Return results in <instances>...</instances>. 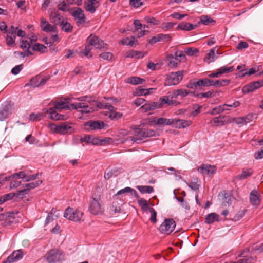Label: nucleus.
Wrapping results in <instances>:
<instances>
[{"mask_svg": "<svg viewBox=\"0 0 263 263\" xmlns=\"http://www.w3.org/2000/svg\"><path fill=\"white\" fill-rule=\"evenodd\" d=\"M178 60L175 57H174L172 54H168L166 57V60L168 62V65L170 67H176L177 66L178 63L177 61Z\"/></svg>", "mask_w": 263, "mask_h": 263, "instance_id": "72a5a7b5", "label": "nucleus"}, {"mask_svg": "<svg viewBox=\"0 0 263 263\" xmlns=\"http://www.w3.org/2000/svg\"><path fill=\"white\" fill-rule=\"evenodd\" d=\"M20 47L24 50V52H18L17 53L22 58L32 54L30 50V44L28 40H22L20 41Z\"/></svg>", "mask_w": 263, "mask_h": 263, "instance_id": "4468645a", "label": "nucleus"}, {"mask_svg": "<svg viewBox=\"0 0 263 263\" xmlns=\"http://www.w3.org/2000/svg\"><path fill=\"white\" fill-rule=\"evenodd\" d=\"M92 198V200L89 207L90 212L94 215H98L101 213L103 211V208L102 207L100 202V196L94 197L93 196Z\"/></svg>", "mask_w": 263, "mask_h": 263, "instance_id": "0eeeda50", "label": "nucleus"}, {"mask_svg": "<svg viewBox=\"0 0 263 263\" xmlns=\"http://www.w3.org/2000/svg\"><path fill=\"white\" fill-rule=\"evenodd\" d=\"M188 186L193 190L196 191L200 187V182L197 178H193Z\"/></svg>", "mask_w": 263, "mask_h": 263, "instance_id": "2f4dec72", "label": "nucleus"}, {"mask_svg": "<svg viewBox=\"0 0 263 263\" xmlns=\"http://www.w3.org/2000/svg\"><path fill=\"white\" fill-rule=\"evenodd\" d=\"M87 42L90 46H93L96 49H106V46H107V44L104 43L103 40L92 34L88 36L87 39Z\"/></svg>", "mask_w": 263, "mask_h": 263, "instance_id": "6e6552de", "label": "nucleus"}, {"mask_svg": "<svg viewBox=\"0 0 263 263\" xmlns=\"http://www.w3.org/2000/svg\"><path fill=\"white\" fill-rule=\"evenodd\" d=\"M145 81L144 79L138 77H132L127 79L126 82L133 85L142 84Z\"/></svg>", "mask_w": 263, "mask_h": 263, "instance_id": "7c9ffc66", "label": "nucleus"}, {"mask_svg": "<svg viewBox=\"0 0 263 263\" xmlns=\"http://www.w3.org/2000/svg\"><path fill=\"white\" fill-rule=\"evenodd\" d=\"M92 137V135H86L81 138L80 141L81 142H85L87 144H91Z\"/></svg>", "mask_w": 263, "mask_h": 263, "instance_id": "4d7b16f0", "label": "nucleus"}, {"mask_svg": "<svg viewBox=\"0 0 263 263\" xmlns=\"http://www.w3.org/2000/svg\"><path fill=\"white\" fill-rule=\"evenodd\" d=\"M70 5L68 3V4L65 2L63 1L61 4H59L58 6V9L62 11L65 12L68 11L67 10V8H68Z\"/></svg>", "mask_w": 263, "mask_h": 263, "instance_id": "13d9d810", "label": "nucleus"}, {"mask_svg": "<svg viewBox=\"0 0 263 263\" xmlns=\"http://www.w3.org/2000/svg\"><path fill=\"white\" fill-rule=\"evenodd\" d=\"M176 227L175 221L173 219H165L160 225L159 230L163 234L169 235Z\"/></svg>", "mask_w": 263, "mask_h": 263, "instance_id": "423d86ee", "label": "nucleus"}, {"mask_svg": "<svg viewBox=\"0 0 263 263\" xmlns=\"http://www.w3.org/2000/svg\"><path fill=\"white\" fill-rule=\"evenodd\" d=\"M174 124V119H167L165 118H159L157 120V125H173Z\"/></svg>", "mask_w": 263, "mask_h": 263, "instance_id": "c756f323", "label": "nucleus"}, {"mask_svg": "<svg viewBox=\"0 0 263 263\" xmlns=\"http://www.w3.org/2000/svg\"><path fill=\"white\" fill-rule=\"evenodd\" d=\"M215 59V51L213 49H211L209 52L206 55L204 58V61L208 63L213 62Z\"/></svg>", "mask_w": 263, "mask_h": 263, "instance_id": "79ce46f5", "label": "nucleus"}, {"mask_svg": "<svg viewBox=\"0 0 263 263\" xmlns=\"http://www.w3.org/2000/svg\"><path fill=\"white\" fill-rule=\"evenodd\" d=\"M220 216L215 213H211L208 214L205 218V222L208 224L213 223L215 221H219Z\"/></svg>", "mask_w": 263, "mask_h": 263, "instance_id": "393cba45", "label": "nucleus"}, {"mask_svg": "<svg viewBox=\"0 0 263 263\" xmlns=\"http://www.w3.org/2000/svg\"><path fill=\"white\" fill-rule=\"evenodd\" d=\"M54 107L51 108H54L56 110H61L62 109H70L69 105H68L65 101L57 102H53Z\"/></svg>", "mask_w": 263, "mask_h": 263, "instance_id": "bb28decb", "label": "nucleus"}, {"mask_svg": "<svg viewBox=\"0 0 263 263\" xmlns=\"http://www.w3.org/2000/svg\"><path fill=\"white\" fill-rule=\"evenodd\" d=\"M29 172L27 171H21L17 173V179H22L24 182L28 181Z\"/></svg>", "mask_w": 263, "mask_h": 263, "instance_id": "a18cd8bd", "label": "nucleus"}, {"mask_svg": "<svg viewBox=\"0 0 263 263\" xmlns=\"http://www.w3.org/2000/svg\"><path fill=\"white\" fill-rule=\"evenodd\" d=\"M154 88H149V89H144L142 88L141 86L139 87L136 89V93L137 96H146L147 95L150 94L151 91H152L153 90H154Z\"/></svg>", "mask_w": 263, "mask_h": 263, "instance_id": "c9c22d12", "label": "nucleus"}, {"mask_svg": "<svg viewBox=\"0 0 263 263\" xmlns=\"http://www.w3.org/2000/svg\"><path fill=\"white\" fill-rule=\"evenodd\" d=\"M215 22L216 21L212 19L211 17L208 15H203L200 17V21L198 22L197 24L198 26L200 23L205 25H209L210 24L215 23Z\"/></svg>", "mask_w": 263, "mask_h": 263, "instance_id": "cd10ccee", "label": "nucleus"}, {"mask_svg": "<svg viewBox=\"0 0 263 263\" xmlns=\"http://www.w3.org/2000/svg\"><path fill=\"white\" fill-rule=\"evenodd\" d=\"M218 197L221 200L222 206H227L231 204L232 197L230 194L227 193L226 191L219 193Z\"/></svg>", "mask_w": 263, "mask_h": 263, "instance_id": "ddd939ff", "label": "nucleus"}, {"mask_svg": "<svg viewBox=\"0 0 263 263\" xmlns=\"http://www.w3.org/2000/svg\"><path fill=\"white\" fill-rule=\"evenodd\" d=\"M199 84L200 86L208 87L213 86L214 84V81L210 79L204 78L200 79Z\"/></svg>", "mask_w": 263, "mask_h": 263, "instance_id": "e433bc0d", "label": "nucleus"}, {"mask_svg": "<svg viewBox=\"0 0 263 263\" xmlns=\"http://www.w3.org/2000/svg\"><path fill=\"white\" fill-rule=\"evenodd\" d=\"M185 72L184 70H180L170 73L165 79L164 85L172 86L179 84L183 79Z\"/></svg>", "mask_w": 263, "mask_h": 263, "instance_id": "f03ea898", "label": "nucleus"}, {"mask_svg": "<svg viewBox=\"0 0 263 263\" xmlns=\"http://www.w3.org/2000/svg\"><path fill=\"white\" fill-rule=\"evenodd\" d=\"M136 188L141 194H151L154 191V187L152 186L138 185L136 186Z\"/></svg>", "mask_w": 263, "mask_h": 263, "instance_id": "c85d7f7f", "label": "nucleus"}, {"mask_svg": "<svg viewBox=\"0 0 263 263\" xmlns=\"http://www.w3.org/2000/svg\"><path fill=\"white\" fill-rule=\"evenodd\" d=\"M231 80L230 79H222L214 81V86L220 87L224 86L229 85L230 83Z\"/></svg>", "mask_w": 263, "mask_h": 263, "instance_id": "37998d69", "label": "nucleus"}, {"mask_svg": "<svg viewBox=\"0 0 263 263\" xmlns=\"http://www.w3.org/2000/svg\"><path fill=\"white\" fill-rule=\"evenodd\" d=\"M16 251H14L12 254L8 256L7 259L3 261V263H12L16 259V255H15Z\"/></svg>", "mask_w": 263, "mask_h": 263, "instance_id": "5fc2aeb1", "label": "nucleus"}, {"mask_svg": "<svg viewBox=\"0 0 263 263\" xmlns=\"http://www.w3.org/2000/svg\"><path fill=\"white\" fill-rule=\"evenodd\" d=\"M184 52L187 55L192 56L198 53L199 50L195 48H187L185 49Z\"/></svg>", "mask_w": 263, "mask_h": 263, "instance_id": "603ef678", "label": "nucleus"}, {"mask_svg": "<svg viewBox=\"0 0 263 263\" xmlns=\"http://www.w3.org/2000/svg\"><path fill=\"white\" fill-rule=\"evenodd\" d=\"M160 108H161V106L159 101L158 102H152L149 103H145L140 107V109L142 111L146 112L148 111Z\"/></svg>", "mask_w": 263, "mask_h": 263, "instance_id": "6ab92c4d", "label": "nucleus"}, {"mask_svg": "<svg viewBox=\"0 0 263 263\" xmlns=\"http://www.w3.org/2000/svg\"><path fill=\"white\" fill-rule=\"evenodd\" d=\"M256 72V70L254 68H251L249 70H241L239 71V74L240 77H245L247 75H251L254 74Z\"/></svg>", "mask_w": 263, "mask_h": 263, "instance_id": "09e8293b", "label": "nucleus"}, {"mask_svg": "<svg viewBox=\"0 0 263 263\" xmlns=\"http://www.w3.org/2000/svg\"><path fill=\"white\" fill-rule=\"evenodd\" d=\"M32 49L33 51H38L41 53H44L47 50V47L43 44L36 43L33 45Z\"/></svg>", "mask_w": 263, "mask_h": 263, "instance_id": "c03bdc74", "label": "nucleus"}, {"mask_svg": "<svg viewBox=\"0 0 263 263\" xmlns=\"http://www.w3.org/2000/svg\"><path fill=\"white\" fill-rule=\"evenodd\" d=\"M83 213L79 210H73L71 207H68L65 211L64 217L70 220L78 221L81 220Z\"/></svg>", "mask_w": 263, "mask_h": 263, "instance_id": "20e7f679", "label": "nucleus"}, {"mask_svg": "<svg viewBox=\"0 0 263 263\" xmlns=\"http://www.w3.org/2000/svg\"><path fill=\"white\" fill-rule=\"evenodd\" d=\"M148 211L151 214V216L150 217L151 221L154 223H156V222H157V218H156L157 217V212H156V211L153 208H150Z\"/></svg>", "mask_w": 263, "mask_h": 263, "instance_id": "6e6d98bb", "label": "nucleus"}, {"mask_svg": "<svg viewBox=\"0 0 263 263\" xmlns=\"http://www.w3.org/2000/svg\"><path fill=\"white\" fill-rule=\"evenodd\" d=\"M82 105L79 107L81 108V111L82 113H90L94 111V109L92 107H89L88 105H86L85 103L80 102Z\"/></svg>", "mask_w": 263, "mask_h": 263, "instance_id": "49530a36", "label": "nucleus"}, {"mask_svg": "<svg viewBox=\"0 0 263 263\" xmlns=\"http://www.w3.org/2000/svg\"><path fill=\"white\" fill-rule=\"evenodd\" d=\"M46 112L49 113L50 115V118L54 120H59L58 116H59V114H58L56 110H54V108H49V110H47Z\"/></svg>", "mask_w": 263, "mask_h": 263, "instance_id": "de8ad7c7", "label": "nucleus"}, {"mask_svg": "<svg viewBox=\"0 0 263 263\" xmlns=\"http://www.w3.org/2000/svg\"><path fill=\"white\" fill-rule=\"evenodd\" d=\"M191 123V121L179 120L178 119H174L173 126L177 128H184L189 127Z\"/></svg>", "mask_w": 263, "mask_h": 263, "instance_id": "412c9836", "label": "nucleus"}, {"mask_svg": "<svg viewBox=\"0 0 263 263\" xmlns=\"http://www.w3.org/2000/svg\"><path fill=\"white\" fill-rule=\"evenodd\" d=\"M112 141L110 138H106L103 139H99L93 136L91 144L94 145H104L106 143H109Z\"/></svg>", "mask_w": 263, "mask_h": 263, "instance_id": "b1692460", "label": "nucleus"}, {"mask_svg": "<svg viewBox=\"0 0 263 263\" xmlns=\"http://www.w3.org/2000/svg\"><path fill=\"white\" fill-rule=\"evenodd\" d=\"M144 20L151 25H157L159 23V21L156 20L154 17L145 16Z\"/></svg>", "mask_w": 263, "mask_h": 263, "instance_id": "bf43d9fd", "label": "nucleus"}, {"mask_svg": "<svg viewBox=\"0 0 263 263\" xmlns=\"http://www.w3.org/2000/svg\"><path fill=\"white\" fill-rule=\"evenodd\" d=\"M15 194L14 193H10L8 194H5L0 197V203H4L6 201L12 200L15 196Z\"/></svg>", "mask_w": 263, "mask_h": 263, "instance_id": "ea45409f", "label": "nucleus"}, {"mask_svg": "<svg viewBox=\"0 0 263 263\" xmlns=\"http://www.w3.org/2000/svg\"><path fill=\"white\" fill-rule=\"evenodd\" d=\"M49 79V76L41 78L39 75H37L31 79L29 82L26 83L24 87L29 86H32L33 87H39L40 86L44 85Z\"/></svg>", "mask_w": 263, "mask_h": 263, "instance_id": "9d476101", "label": "nucleus"}, {"mask_svg": "<svg viewBox=\"0 0 263 263\" xmlns=\"http://www.w3.org/2000/svg\"><path fill=\"white\" fill-rule=\"evenodd\" d=\"M14 104L10 101H6L0 108V121L5 120L14 109Z\"/></svg>", "mask_w": 263, "mask_h": 263, "instance_id": "39448f33", "label": "nucleus"}, {"mask_svg": "<svg viewBox=\"0 0 263 263\" xmlns=\"http://www.w3.org/2000/svg\"><path fill=\"white\" fill-rule=\"evenodd\" d=\"M186 87L188 88L191 89H198V87H200L199 80H198L197 82H193L192 81H190L188 84L186 85Z\"/></svg>", "mask_w": 263, "mask_h": 263, "instance_id": "864d4df0", "label": "nucleus"}, {"mask_svg": "<svg viewBox=\"0 0 263 263\" xmlns=\"http://www.w3.org/2000/svg\"><path fill=\"white\" fill-rule=\"evenodd\" d=\"M252 173L253 171H252L251 169H249L248 170H243L242 173L240 175L236 177V178L240 180H244L251 176Z\"/></svg>", "mask_w": 263, "mask_h": 263, "instance_id": "473e14b6", "label": "nucleus"}, {"mask_svg": "<svg viewBox=\"0 0 263 263\" xmlns=\"http://www.w3.org/2000/svg\"><path fill=\"white\" fill-rule=\"evenodd\" d=\"M197 27V24L193 25L189 23L183 22L178 24L177 28L184 31H191L195 29Z\"/></svg>", "mask_w": 263, "mask_h": 263, "instance_id": "5701e85b", "label": "nucleus"}, {"mask_svg": "<svg viewBox=\"0 0 263 263\" xmlns=\"http://www.w3.org/2000/svg\"><path fill=\"white\" fill-rule=\"evenodd\" d=\"M138 203L139 205L141 207V210L143 211L149 210L151 208L149 206L148 201L144 198H140L138 200Z\"/></svg>", "mask_w": 263, "mask_h": 263, "instance_id": "f704fd0d", "label": "nucleus"}, {"mask_svg": "<svg viewBox=\"0 0 263 263\" xmlns=\"http://www.w3.org/2000/svg\"><path fill=\"white\" fill-rule=\"evenodd\" d=\"M216 171V167L214 165L202 164L198 168V171L203 175H211L214 174Z\"/></svg>", "mask_w": 263, "mask_h": 263, "instance_id": "2eb2a0df", "label": "nucleus"}, {"mask_svg": "<svg viewBox=\"0 0 263 263\" xmlns=\"http://www.w3.org/2000/svg\"><path fill=\"white\" fill-rule=\"evenodd\" d=\"M131 128L134 130L135 135L139 137L140 140L143 139L144 129L140 128L137 125H134Z\"/></svg>", "mask_w": 263, "mask_h": 263, "instance_id": "4c0bfd02", "label": "nucleus"}, {"mask_svg": "<svg viewBox=\"0 0 263 263\" xmlns=\"http://www.w3.org/2000/svg\"><path fill=\"white\" fill-rule=\"evenodd\" d=\"M76 10H74L72 12H71V10L68 9V11L71 13L72 16L76 20H78V21L77 22V24L79 25L80 24L84 23L85 22V16L84 14V11L80 8H76Z\"/></svg>", "mask_w": 263, "mask_h": 263, "instance_id": "f8f14e48", "label": "nucleus"}, {"mask_svg": "<svg viewBox=\"0 0 263 263\" xmlns=\"http://www.w3.org/2000/svg\"><path fill=\"white\" fill-rule=\"evenodd\" d=\"M65 254L59 250L51 249L46 254L48 263H57L64 260Z\"/></svg>", "mask_w": 263, "mask_h": 263, "instance_id": "7ed1b4c3", "label": "nucleus"}, {"mask_svg": "<svg viewBox=\"0 0 263 263\" xmlns=\"http://www.w3.org/2000/svg\"><path fill=\"white\" fill-rule=\"evenodd\" d=\"M225 120V117L223 116H219L218 117H215L213 118V122L215 124H221L224 125Z\"/></svg>", "mask_w": 263, "mask_h": 263, "instance_id": "3c124183", "label": "nucleus"}, {"mask_svg": "<svg viewBox=\"0 0 263 263\" xmlns=\"http://www.w3.org/2000/svg\"><path fill=\"white\" fill-rule=\"evenodd\" d=\"M160 106L162 107L163 104L167 105H177L180 103L176 100H172L168 96H165L162 98H160L159 100Z\"/></svg>", "mask_w": 263, "mask_h": 263, "instance_id": "4be33fe9", "label": "nucleus"}, {"mask_svg": "<svg viewBox=\"0 0 263 263\" xmlns=\"http://www.w3.org/2000/svg\"><path fill=\"white\" fill-rule=\"evenodd\" d=\"M175 25V23H173L172 22L164 23L162 24L161 28L164 31H167L168 29L173 28Z\"/></svg>", "mask_w": 263, "mask_h": 263, "instance_id": "e2e57ef3", "label": "nucleus"}, {"mask_svg": "<svg viewBox=\"0 0 263 263\" xmlns=\"http://www.w3.org/2000/svg\"><path fill=\"white\" fill-rule=\"evenodd\" d=\"M91 49L89 45H86L85 47V49L83 51L79 52V55L82 56L83 55L85 57H87L90 54V57H91L92 54H90Z\"/></svg>", "mask_w": 263, "mask_h": 263, "instance_id": "8fccbe9b", "label": "nucleus"}, {"mask_svg": "<svg viewBox=\"0 0 263 263\" xmlns=\"http://www.w3.org/2000/svg\"><path fill=\"white\" fill-rule=\"evenodd\" d=\"M99 6V2H95V3H90L89 2H85V8L87 11L91 13H93L96 9Z\"/></svg>", "mask_w": 263, "mask_h": 263, "instance_id": "a878e982", "label": "nucleus"}, {"mask_svg": "<svg viewBox=\"0 0 263 263\" xmlns=\"http://www.w3.org/2000/svg\"><path fill=\"white\" fill-rule=\"evenodd\" d=\"M41 26L43 31L46 32H57V27L55 25L50 24L44 18H41Z\"/></svg>", "mask_w": 263, "mask_h": 263, "instance_id": "f3484780", "label": "nucleus"}, {"mask_svg": "<svg viewBox=\"0 0 263 263\" xmlns=\"http://www.w3.org/2000/svg\"><path fill=\"white\" fill-rule=\"evenodd\" d=\"M122 116H123V115L122 113L118 112L116 110L115 111H113V112H112V113H110L109 116V117L111 120H114V119L118 120V119H120L122 117Z\"/></svg>", "mask_w": 263, "mask_h": 263, "instance_id": "680f3d73", "label": "nucleus"}, {"mask_svg": "<svg viewBox=\"0 0 263 263\" xmlns=\"http://www.w3.org/2000/svg\"><path fill=\"white\" fill-rule=\"evenodd\" d=\"M130 5L135 8H138L143 5L141 0H129Z\"/></svg>", "mask_w": 263, "mask_h": 263, "instance_id": "338daca9", "label": "nucleus"}, {"mask_svg": "<svg viewBox=\"0 0 263 263\" xmlns=\"http://www.w3.org/2000/svg\"><path fill=\"white\" fill-rule=\"evenodd\" d=\"M49 127L51 130L62 135L71 134L74 132V128L68 122H63L58 125H56L54 123H50Z\"/></svg>", "mask_w": 263, "mask_h": 263, "instance_id": "f257e3e1", "label": "nucleus"}, {"mask_svg": "<svg viewBox=\"0 0 263 263\" xmlns=\"http://www.w3.org/2000/svg\"><path fill=\"white\" fill-rule=\"evenodd\" d=\"M85 127H88L91 130L101 129L104 128L105 124L103 121L89 120L84 123Z\"/></svg>", "mask_w": 263, "mask_h": 263, "instance_id": "dca6fc26", "label": "nucleus"}, {"mask_svg": "<svg viewBox=\"0 0 263 263\" xmlns=\"http://www.w3.org/2000/svg\"><path fill=\"white\" fill-rule=\"evenodd\" d=\"M113 55L110 52H103L99 55V57L106 60H110L112 59Z\"/></svg>", "mask_w": 263, "mask_h": 263, "instance_id": "0e129e2a", "label": "nucleus"}, {"mask_svg": "<svg viewBox=\"0 0 263 263\" xmlns=\"http://www.w3.org/2000/svg\"><path fill=\"white\" fill-rule=\"evenodd\" d=\"M262 86L263 80L252 82L244 86L242 89V91L244 94L248 93L259 88Z\"/></svg>", "mask_w": 263, "mask_h": 263, "instance_id": "9b49d317", "label": "nucleus"}, {"mask_svg": "<svg viewBox=\"0 0 263 263\" xmlns=\"http://www.w3.org/2000/svg\"><path fill=\"white\" fill-rule=\"evenodd\" d=\"M260 194L257 191L254 190L250 194V202L252 205L258 206L260 203Z\"/></svg>", "mask_w": 263, "mask_h": 263, "instance_id": "aec40b11", "label": "nucleus"}, {"mask_svg": "<svg viewBox=\"0 0 263 263\" xmlns=\"http://www.w3.org/2000/svg\"><path fill=\"white\" fill-rule=\"evenodd\" d=\"M226 105L227 104H224L222 105H219L217 107H214L209 113L211 115H215L216 114L222 112L226 110L225 107Z\"/></svg>", "mask_w": 263, "mask_h": 263, "instance_id": "a19ab883", "label": "nucleus"}, {"mask_svg": "<svg viewBox=\"0 0 263 263\" xmlns=\"http://www.w3.org/2000/svg\"><path fill=\"white\" fill-rule=\"evenodd\" d=\"M60 26L62 30L65 32H71L72 31V26L67 21H64Z\"/></svg>", "mask_w": 263, "mask_h": 263, "instance_id": "58836bf2", "label": "nucleus"}, {"mask_svg": "<svg viewBox=\"0 0 263 263\" xmlns=\"http://www.w3.org/2000/svg\"><path fill=\"white\" fill-rule=\"evenodd\" d=\"M175 57L177 59L179 58V61H184L186 59V57L183 52L182 51H177L175 53Z\"/></svg>", "mask_w": 263, "mask_h": 263, "instance_id": "69168bd1", "label": "nucleus"}, {"mask_svg": "<svg viewBox=\"0 0 263 263\" xmlns=\"http://www.w3.org/2000/svg\"><path fill=\"white\" fill-rule=\"evenodd\" d=\"M254 259L252 257H250L249 258H243L239 260L237 262H234L233 263H252Z\"/></svg>", "mask_w": 263, "mask_h": 263, "instance_id": "774afa93", "label": "nucleus"}, {"mask_svg": "<svg viewBox=\"0 0 263 263\" xmlns=\"http://www.w3.org/2000/svg\"><path fill=\"white\" fill-rule=\"evenodd\" d=\"M158 36L159 39V42H168L172 39L171 36L168 34H158Z\"/></svg>", "mask_w": 263, "mask_h": 263, "instance_id": "052dcab7", "label": "nucleus"}, {"mask_svg": "<svg viewBox=\"0 0 263 263\" xmlns=\"http://www.w3.org/2000/svg\"><path fill=\"white\" fill-rule=\"evenodd\" d=\"M42 183V180H38L29 183H26L23 185V189L17 191V200L22 199L24 196L28 193L30 190L38 186Z\"/></svg>", "mask_w": 263, "mask_h": 263, "instance_id": "1a4fd4ad", "label": "nucleus"}, {"mask_svg": "<svg viewBox=\"0 0 263 263\" xmlns=\"http://www.w3.org/2000/svg\"><path fill=\"white\" fill-rule=\"evenodd\" d=\"M16 31L13 26H11L8 30L6 37V43L8 46H12L14 44L16 37Z\"/></svg>", "mask_w": 263, "mask_h": 263, "instance_id": "a211bd4d", "label": "nucleus"}]
</instances>
